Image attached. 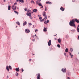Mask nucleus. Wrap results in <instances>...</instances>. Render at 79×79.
Returning a JSON list of instances; mask_svg holds the SVG:
<instances>
[{"mask_svg":"<svg viewBox=\"0 0 79 79\" xmlns=\"http://www.w3.org/2000/svg\"><path fill=\"white\" fill-rule=\"evenodd\" d=\"M76 22V23H79V20L77 18L75 19H72V20H71L70 23H69V25L71 26H72L73 27H75V23H74Z\"/></svg>","mask_w":79,"mask_h":79,"instance_id":"f257e3e1","label":"nucleus"},{"mask_svg":"<svg viewBox=\"0 0 79 79\" xmlns=\"http://www.w3.org/2000/svg\"><path fill=\"white\" fill-rule=\"evenodd\" d=\"M43 16L45 17L44 19H45V21H46V20L47 19V15H46V12H44L43 13Z\"/></svg>","mask_w":79,"mask_h":79,"instance_id":"f03ea898","label":"nucleus"},{"mask_svg":"<svg viewBox=\"0 0 79 79\" xmlns=\"http://www.w3.org/2000/svg\"><path fill=\"white\" fill-rule=\"evenodd\" d=\"M32 13H33V12L27 13L26 15L28 16H29L30 17L31 16V14H32Z\"/></svg>","mask_w":79,"mask_h":79,"instance_id":"7ed1b4c3","label":"nucleus"},{"mask_svg":"<svg viewBox=\"0 0 79 79\" xmlns=\"http://www.w3.org/2000/svg\"><path fill=\"white\" fill-rule=\"evenodd\" d=\"M36 76H37V79H40V75L39 73H38L36 74Z\"/></svg>","mask_w":79,"mask_h":79,"instance_id":"20e7f679","label":"nucleus"},{"mask_svg":"<svg viewBox=\"0 0 79 79\" xmlns=\"http://www.w3.org/2000/svg\"><path fill=\"white\" fill-rule=\"evenodd\" d=\"M25 32L26 33H29L30 32V30L28 29H26L25 30Z\"/></svg>","mask_w":79,"mask_h":79,"instance_id":"39448f33","label":"nucleus"},{"mask_svg":"<svg viewBox=\"0 0 79 79\" xmlns=\"http://www.w3.org/2000/svg\"><path fill=\"white\" fill-rule=\"evenodd\" d=\"M61 71L63 72V73H65L66 71V69L65 68L64 69L63 68L62 69Z\"/></svg>","mask_w":79,"mask_h":79,"instance_id":"423d86ee","label":"nucleus"},{"mask_svg":"<svg viewBox=\"0 0 79 79\" xmlns=\"http://www.w3.org/2000/svg\"><path fill=\"white\" fill-rule=\"evenodd\" d=\"M48 46L51 45V40H49L48 43Z\"/></svg>","mask_w":79,"mask_h":79,"instance_id":"0eeeda50","label":"nucleus"},{"mask_svg":"<svg viewBox=\"0 0 79 79\" xmlns=\"http://www.w3.org/2000/svg\"><path fill=\"white\" fill-rule=\"evenodd\" d=\"M38 5H39V6H41V8H43V6H42V4L41 3H38Z\"/></svg>","mask_w":79,"mask_h":79,"instance_id":"6e6552de","label":"nucleus"},{"mask_svg":"<svg viewBox=\"0 0 79 79\" xmlns=\"http://www.w3.org/2000/svg\"><path fill=\"white\" fill-rule=\"evenodd\" d=\"M58 41L59 43H61V39L60 38H59L58 40Z\"/></svg>","mask_w":79,"mask_h":79,"instance_id":"1a4fd4ad","label":"nucleus"},{"mask_svg":"<svg viewBox=\"0 0 79 79\" xmlns=\"http://www.w3.org/2000/svg\"><path fill=\"white\" fill-rule=\"evenodd\" d=\"M15 70L16 71H17V72L19 71V67H18L17 68H16Z\"/></svg>","mask_w":79,"mask_h":79,"instance_id":"9d476101","label":"nucleus"},{"mask_svg":"<svg viewBox=\"0 0 79 79\" xmlns=\"http://www.w3.org/2000/svg\"><path fill=\"white\" fill-rule=\"evenodd\" d=\"M46 4H50V5H51V4H52V2H50L49 1H48L47 2H46Z\"/></svg>","mask_w":79,"mask_h":79,"instance_id":"9b49d317","label":"nucleus"},{"mask_svg":"<svg viewBox=\"0 0 79 79\" xmlns=\"http://www.w3.org/2000/svg\"><path fill=\"white\" fill-rule=\"evenodd\" d=\"M33 12H34L35 13H36L37 11V9H35L34 10H32Z\"/></svg>","mask_w":79,"mask_h":79,"instance_id":"f8f14e48","label":"nucleus"},{"mask_svg":"<svg viewBox=\"0 0 79 79\" xmlns=\"http://www.w3.org/2000/svg\"><path fill=\"white\" fill-rule=\"evenodd\" d=\"M60 10H61L62 11H63L64 10V8H63L62 7H61L60 8Z\"/></svg>","mask_w":79,"mask_h":79,"instance_id":"ddd939ff","label":"nucleus"},{"mask_svg":"<svg viewBox=\"0 0 79 79\" xmlns=\"http://www.w3.org/2000/svg\"><path fill=\"white\" fill-rule=\"evenodd\" d=\"M16 24H18V25H20V23L19 22H16Z\"/></svg>","mask_w":79,"mask_h":79,"instance_id":"4468645a","label":"nucleus"},{"mask_svg":"<svg viewBox=\"0 0 79 79\" xmlns=\"http://www.w3.org/2000/svg\"><path fill=\"white\" fill-rule=\"evenodd\" d=\"M19 2L21 3H24V0H19Z\"/></svg>","mask_w":79,"mask_h":79,"instance_id":"2eb2a0df","label":"nucleus"},{"mask_svg":"<svg viewBox=\"0 0 79 79\" xmlns=\"http://www.w3.org/2000/svg\"><path fill=\"white\" fill-rule=\"evenodd\" d=\"M26 24H27V22L25 21L23 23V26H25V25H26Z\"/></svg>","mask_w":79,"mask_h":79,"instance_id":"dca6fc26","label":"nucleus"},{"mask_svg":"<svg viewBox=\"0 0 79 79\" xmlns=\"http://www.w3.org/2000/svg\"><path fill=\"white\" fill-rule=\"evenodd\" d=\"M11 8V6H10V5H9L8 7V10H10V8Z\"/></svg>","mask_w":79,"mask_h":79,"instance_id":"f3484780","label":"nucleus"},{"mask_svg":"<svg viewBox=\"0 0 79 79\" xmlns=\"http://www.w3.org/2000/svg\"><path fill=\"white\" fill-rule=\"evenodd\" d=\"M43 31L44 32H46L47 31V28H44Z\"/></svg>","mask_w":79,"mask_h":79,"instance_id":"a211bd4d","label":"nucleus"},{"mask_svg":"<svg viewBox=\"0 0 79 79\" xmlns=\"http://www.w3.org/2000/svg\"><path fill=\"white\" fill-rule=\"evenodd\" d=\"M6 69H7V71H9V68H8V66H6Z\"/></svg>","mask_w":79,"mask_h":79,"instance_id":"6ab92c4d","label":"nucleus"},{"mask_svg":"<svg viewBox=\"0 0 79 79\" xmlns=\"http://www.w3.org/2000/svg\"><path fill=\"white\" fill-rule=\"evenodd\" d=\"M16 6H15V8L13 9V10L14 11H15L16 10Z\"/></svg>","mask_w":79,"mask_h":79,"instance_id":"aec40b11","label":"nucleus"},{"mask_svg":"<svg viewBox=\"0 0 79 79\" xmlns=\"http://www.w3.org/2000/svg\"><path fill=\"white\" fill-rule=\"evenodd\" d=\"M65 52H68V48H66L65 49Z\"/></svg>","mask_w":79,"mask_h":79,"instance_id":"412c9836","label":"nucleus"},{"mask_svg":"<svg viewBox=\"0 0 79 79\" xmlns=\"http://www.w3.org/2000/svg\"><path fill=\"white\" fill-rule=\"evenodd\" d=\"M9 69H11H11H12V68L11 67V66L10 65L9 66Z\"/></svg>","mask_w":79,"mask_h":79,"instance_id":"4be33fe9","label":"nucleus"},{"mask_svg":"<svg viewBox=\"0 0 79 79\" xmlns=\"http://www.w3.org/2000/svg\"><path fill=\"white\" fill-rule=\"evenodd\" d=\"M77 32H79V28L78 27H77Z\"/></svg>","mask_w":79,"mask_h":79,"instance_id":"5701e85b","label":"nucleus"},{"mask_svg":"<svg viewBox=\"0 0 79 79\" xmlns=\"http://www.w3.org/2000/svg\"><path fill=\"white\" fill-rule=\"evenodd\" d=\"M14 7H15V5H13L12 6V9H13L14 8Z\"/></svg>","mask_w":79,"mask_h":79,"instance_id":"b1692460","label":"nucleus"},{"mask_svg":"<svg viewBox=\"0 0 79 79\" xmlns=\"http://www.w3.org/2000/svg\"><path fill=\"white\" fill-rule=\"evenodd\" d=\"M27 12L28 13H31V10H27Z\"/></svg>","mask_w":79,"mask_h":79,"instance_id":"393cba45","label":"nucleus"},{"mask_svg":"<svg viewBox=\"0 0 79 79\" xmlns=\"http://www.w3.org/2000/svg\"><path fill=\"white\" fill-rule=\"evenodd\" d=\"M28 24L29 26H31V25H32V23H29Z\"/></svg>","mask_w":79,"mask_h":79,"instance_id":"a878e982","label":"nucleus"},{"mask_svg":"<svg viewBox=\"0 0 79 79\" xmlns=\"http://www.w3.org/2000/svg\"><path fill=\"white\" fill-rule=\"evenodd\" d=\"M57 47H59V48H60V47L61 46H60V45L58 44L57 45Z\"/></svg>","mask_w":79,"mask_h":79,"instance_id":"bb28decb","label":"nucleus"},{"mask_svg":"<svg viewBox=\"0 0 79 79\" xmlns=\"http://www.w3.org/2000/svg\"><path fill=\"white\" fill-rule=\"evenodd\" d=\"M30 19H32L33 18L32 17V16H31H31H30Z\"/></svg>","mask_w":79,"mask_h":79,"instance_id":"cd10ccee","label":"nucleus"},{"mask_svg":"<svg viewBox=\"0 0 79 79\" xmlns=\"http://www.w3.org/2000/svg\"><path fill=\"white\" fill-rule=\"evenodd\" d=\"M70 51L71 52H73V48H70Z\"/></svg>","mask_w":79,"mask_h":79,"instance_id":"c85d7f7f","label":"nucleus"},{"mask_svg":"<svg viewBox=\"0 0 79 79\" xmlns=\"http://www.w3.org/2000/svg\"><path fill=\"white\" fill-rule=\"evenodd\" d=\"M15 75L17 76H18V75H19V74H18V73H16Z\"/></svg>","mask_w":79,"mask_h":79,"instance_id":"c756f323","label":"nucleus"},{"mask_svg":"<svg viewBox=\"0 0 79 79\" xmlns=\"http://www.w3.org/2000/svg\"><path fill=\"white\" fill-rule=\"evenodd\" d=\"M46 23H49V20H47V22H46Z\"/></svg>","mask_w":79,"mask_h":79,"instance_id":"7c9ffc66","label":"nucleus"},{"mask_svg":"<svg viewBox=\"0 0 79 79\" xmlns=\"http://www.w3.org/2000/svg\"><path fill=\"white\" fill-rule=\"evenodd\" d=\"M42 18L40 17L39 18V19H42Z\"/></svg>","mask_w":79,"mask_h":79,"instance_id":"2f4dec72","label":"nucleus"},{"mask_svg":"<svg viewBox=\"0 0 79 79\" xmlns=\"http://www.w3.org/2000/svg\"><path fill=\"white\" fill-rule=\"evenodd\" d=\"M38 30H37V29H36L35 30V32H37V31H38Z\"/></svg>","mask_w":79,"mask_h":79,"instance_id":"473e14b6","label":"nucleus"},{"mask_svg":"<svg viewBox=\"0 0 79 79\" xmlns=\"http://www.w3.org/2000/svg\"><path fill=\"white\" fill-rule=\"evenodd\" d=\"M71 31H72L73 32H74L75 31L74 30H72Z\"/></svg>","mask_w":79,"mask_h":79,"instance_id":"72a5a7b5","label":"nucleus"},{"mask_svg":"<svg viewBox=\"0 0 79 79\" xmlns=\"http://www.w3.org/2000/svg\"><path fill=\"white\" fill-rule=\"evenodd\" d=\"M44 24H47V22H46V21L44 22Z\"/></svg>","mask_w":79,"mask_h":79,"instance_id":"f704fd0d","label":"nucleus"},{"mask_svg":"<svg viewBox=\"0 0 79 79\" xmlns=\"http://www.w3.org/2000/svg\"><path fill=\"white\" fill-rule=\"evenodd\" d=\"M72 2H75V0H72Z\"/></svg>","mask_w":79,"mask_h":79,"instance_id":"c9c22d12","label":"nucleus"},{"mask_svg":"<svg viewBox=\"0 0 79 79\" xmlns=\"http://www.w3.org/2000/svg\"><path fill=\"white\" fill-rule=\"evenodd\" d=\"M45 11H47V7H45Z\"/></svg>","mask_w":79,"mask_h":79,"instance_id":"e433bc0d","label":"nucleus"},{"mask_svg":"<svg viewBox=\"0 0 79 79\" xmlns=\"http://www.w3.org/2000/svg\"><path fill=\"white\" fill-rule=\"evenodd\" d=\"M38 17H40V16H41V15H38Z\"/></svg>","mask_w":79,"mask_h":79,"instance_id":"4c0bfd02","label":"nucleus"},{"mask_svg":"<svg viewBox=\"0 0 79 79\" xmlns=\"http://www.w3.org/2000/svg\"><path fill=\"white\" fill-rule=\"evenodd\" d=\"M22 72H23V71H24V69H22Z\"/></svg>","mask_w":79,"mask_h":79,"instance_id":"58836bf2","label":"nucleus"},{"mask_svg":"<svg viewBox=\"0 0 79 79\" xmlns=\"http://www.w3.org/2000/svg\"><path fill=\"white\" fill-rule=\"evenodd\" d=\"M54 40H57V39H56V38H54Z\"/></svg>","mask_w":79,"mask_h":79,"instance_id":"ea45409f","label":"nucleus"},{"mask_svg":"<svg viewBox=\"0 0 79 79\" xmlns=\"http://www.w3.org/2000/svg\"><path fill=\"white\" fill-rule=\"evenodd\" d=\"M32 60L31 59H29V61H32Z\"/></svg>","mask_w":79,"mask_h":79,"instance_id":"a19ab883","label":"nucleus"},{"mask_svg":"<svg viewBox=\"0 0 79 79\" xmlns=\"http://www.w3.org/2000/svg\"><path fill=\"white\" fill-rule=\"evenodd\" d=\"M25 11H27V9L26 8L25 9Z\"/></svg>","mask_w":79,"mask_h":79,"instance_id":"79ce46f5","label":"nucleus"},{"mask_svg":"<svg viewBox=\"0 0 79 79\" xmlns=\"http://www.w3.org/2000/svg\"><path fill=\"white\" fill-rule=\"evenodd\" d=\"M31 3H34V2L33 1H31Z\"/></svg>","mask_w":79,"mask_h":79,"instance_id":"37998d69","label":"nucleus"},{"mask_svg":"<svg viewBox=\"0 0 79 79\" xmlns=\"http://www.w3.org/2000/svg\"><path fill=\"white\" fill-rule=\"evenodd\" d=\"M69 55H71V52H69Z\"/></svg>","mask_w":79,"mask_h":79,"instance_id":"c03bdc74","label":"nucleus"},{"mask_svg":"<svg viewBox=\"0 0 79 79\" xmlns=\"http://www.w3.org/2000/svg\"><path fill=\"white\" fill-rule=\"evenodd\" d=\"M14 5H17V3L16 2L14 4Z\"/></svg>","mask_w":79,"mask_h":79,"instance_id":"a18cd8bd","label":"nucleus"},{"mask_svg":"<svg viewBox=\"0 0 79 79\" xmlns=\"http://www.w3.org/2000/svg\"><path fill=\"white\" fill-rule=\"evenodd\" d=\"M64 55H65V56H66V53H64Z\"/></svg>","mask_w":79,"mask_h":79,"instance_id":"49530a36","label":"nucleus"},{"mask_svg":"<svg viewBox=\"0 0 79 79\" xmlns=\"http://www.w3.org/2000/svg\"><path fill=\"white\" fill-rule=\"evenodd\" d=\"M36 3H37V4H38V5H39V3H38V1H37V2H36Z\"/></svg>","mask_w":79,"mask_h":79,"instance_id":"de8ad7c7","label":"nucleus"},{"mask_svg":"<svg viewBox=\"0 0 79 79\" xmlns=\"http://www.w3.org/2000/svg\"><path fill=\"white\" fill-rule=\"evenodd\" d=\"M34 40H35V39H33L32 40V41H33V42H34Z\"/></svg>","mask_w":79,"mask_h":79,"instance_id":"09e8293b","label":"nucleus"},{"mask_svg":"<svg viewBox=\"0 0 79 79\" xmlns=\"http://www.w3.org/2000/svg\"><path fill=\"white\" fill-rule=\"evenodd\" d=\"M38 0L39 3H40V2L41 0Z\"/></svg>","mask_w":79,"mask_h":79,"instance_id":"8fccbe9b","label":"nucleus"},{"mask_svg":"<svg viewBox=\"0 0 79 79\" xmlns=\"http://www.w3.org/2000/svg\"><path fill=\"white\" fill-rule=\"evenodd\" d=\"M67 79H70V78H69V77H68Z\"/></svg>","mask_w":79,"mask_h":79,"instance_id":"3c124183","label":"nucleus"},{"mask_svg":"<svg viewBox=\"0 0 79 79\" xmlns=\"http://www.w3.org/2000/svg\"><path fill=\"white\" fill-rule=\"evenodd\" d=\"M71 55V58H72V57H73V55Z\"/></svg>","mask_w":79,"mask_h":79,"instance_id":"603ef678","label":"nucleus"},{"mask_svg":"<svg viewBox=\"0 0 79 79\" xmlns=\"http://www.w3.org/2000/svg\"><path fill=\"white\" fill-rule=\"evenodd\" d=\"M16 2H18L19 1V0H16Z\"/></svg>","mask_w":79,"mask_h":79,"instance_id":"864d4df0","label":"nucleus"},{"mask_svg":"<svg viewBox=\"0 0 79 79\" xmlns=\"http://www.w3.org/2000/svg\"><path fill=\"white\" fill-rule=\"evenodd\" d=\"M16 12H17L16 11H14V13H16Z\"/></svg>","mask_w":79,"mask_h":79,"instance_id":"5fc2aeb1","label":"nucleus"},{"mask_svg":"<svg viewBox=\"0 0 79 79\" xmlns=\"http://www.w3.org/2000/svg\"><path fill=\"white\" fill-rule=\"evenodd\" d=\"M40 21L42 22V21H43L42 20H40Z\"/></svg>","mask_w":79,"mask_h":79,"instance_id":"6e6d98bb","label":"nucleus"},{"mask_svg":"<svg viewBox=\"0 0 79 79\" xmlns=\"http://www.w3.org/2000/svg\"><path fill=\"white\" fill-rule=\"evenodd\" d=\"M57 35V34H56V35H54V36H56Z\"/></svg>","mask_w":79,"mask_h":79,"instance_id":"4d7b16f0","label":"nucleus"},{"mask_svg":"<svg viewBox=\"0 0 79 79\" xmlns=\"http://www.w3.org/2000/svg\"><path fill=\"white\" fill-rule=\"evenodd\" d=\"M42 20L43 21H44V19H43Z\"/></svg>","mask_w":79,"mask_h":79,"instance_id":"13d9d810","label":"nucleus"},{"mask_svg":"<svg viewBox=\"0 0 79 79\" xmlns=\"http://www.w3.org/2000/svg\"><path fill=\"white\" fill-rule=\"evenodd\" d=\"M16 13H17V14H18V12H16Z\"/></svg>","mask_w":79,"mask_h":79,"instance_id":"bf43d9fd","label":"nucleus"},{"mask_svg":"<svg viewBox=\"0 0 79 79\" xmlns=\"http://www.w3.org/2000/svg\"><path fill=\"white\" fill-rule=\"evenodd\" d=\"M32 55H35L34 54H33L32 53Z\"/></svg>","mask_w":79,"mask_h":79,"instance_id":"052dcab7","label":"nucleus"},{"mask_svg":"<svg viewBox=\"0 0 79 79\" xmlns=\"http://www.w3.org/2000/svg\"><path fill=\"white\" fill-rule=\"evenodd\" d=\"M4 2H5V0H4Z\"/></svg>","mask_w":79,"mask_h":79,"instance_id":"680f3d73","label":"nucleus"},{"mask_svg":"<svg viewBox=\"0 0 79 79\" xmlns=\"http://www.w3.org/2000/svg\"><path fill=\"white\" fill-rule=\"evenodd\" d=\"M78 39H79V36H78Z\"/></svg>","mask_w":79,"mask_h":79,"instance_id":"e2e57ef3","label":"nucleus"},{"mask_svg":"<svg viewBox=\"0 0 79 79\" xmlns=\"http://www.w3.org/2000/svg\"><path fill=\"white\" fill-rule=\"evenodd\" d=\"M34 25H33V27H34Z\"/></svg>","mask_w":79,"mask_h":79,"instance_id":"0e129e2a","label":"nucleus"},{"mask_svg":"<svg viewBox=\"0 0 79 79\" xmlns=\"http://www.w3.org/2000/svg\"><path fill=\"white\" fill-rule=\"evenodd\" d=\"M16 27H17V26H16Z\"/></svg>","mask_w":79,"mask_h":79,"instance_id":"69168bd1","label":"nucleus"},{"mask_svg":"<svg viewBox=\"0 0 79 79\" xmlns=\"http://www.w3.org/2000/svg\"><path fill=\"white\" fill-rule=\"evenodd\" d=\"M17 9H18V8H17Z\"/></svg>","mask_w":79,"mask_h":79,"instance_id":"338daca9","label":"nucleus"},{"mask_svg":"<svg viewBox=\"0 0 79 79\" xmlns=\"http://www.w3.org/2000/svg\"><path fill=\"white\" fill-rule=\"evenodd\" d=\"M78 54H79V53H78Z\"/></svg>","mask_w":79,"mask_h":79,"instance_id":"774afa93","label":"nucleus"}]
</instances>
